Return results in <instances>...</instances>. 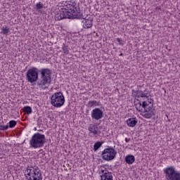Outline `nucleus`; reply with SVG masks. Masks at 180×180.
Instances as JSON below:
<instances>
[{"label":"nucleus","instance_id":"1","mask_svg":"<svg viewBox=\"0 0 180 180\" xmlns=\"http://www.w3.org/2000/svg\"><path fill=\"white\" fill-rule=\"evenodd\" d=\"M39 69L32 67L26 72V79L27 82L33 84L37 82V86L40 89H49V86L51 84V75L53 70L49 68H41L39 70L41 74L39 79Z\"/></svg>","mask_w":180,"mask_h":180},{"label":"nucleus","instance_id":"2","mask_svg":"<svg viewBox=\"0 0 180 180\" xmlns=\"http://www.w3.org/2000/svg\"><path fill=\"white\" fill-rule=\"evenodd\" d=\"M65 8H60L57 11L55 15L56 20H62V19H84V15L75 1L70 0L68 2L65 1Z\"/></svg>","mask_w":180,"mask_h":180},{"label":"nucleus","instance_id":"3","mask_svg":"<svg viewBox=\"0 0 180 180\" xmlns=\"http://www.w3.org/2000/svg\"><path fill=\"white\" fill-rule=\"evenodd\" d=\"M24 174L27 180H43L41 170L38 167L28 166Z\"/></svg>","mask_w":180,"mask_h":180},{"label":"nucleus","instance_id":"4","mask_svg":"<svg viewBox=\"0 0 180 180\" xmlns=\"http://www.w3.org/2000/svg\"><path fill=\"white\" fill-rule=\"evenodd\" d=\"M46 144V136L40 133L34 134L30 140V148H41L44 147Z\"/></svg>","mask_w":180,"mask_h":180},{"label":"nucleus","instance_id":"5","mask_svg":"<svg viewBox=\"0 0 180 180\" xmlns=\"http://www.w3.org/2000/svg\"><path fill=\"white\" fill-rule=\"evenodd\" d=\"M51 103L54 108H61L65 103V98L63 92H56L51 97Z\"/></svg>","mask_w":180,"mask_h":180},{"label":"nucleus","instance_id":"6","mask_svg":"<svg viewBox=\"0 0 180 180\" xmlns=\"http://www.w3.org/2000/svg\"><path fill=\"white\" fill-rule=\"evenodd\" d=\"M166 180H180V172L175 170V167L170 166L164 169Z\"/></svg>","mask_w":180,"mask_h":180},{"label":"nucleus","instance_id":"7","mask_svg":"<svg viewBox=\"0 0 180 180\" xmlns=\"http://www.w3.org/2000/svg\"><path fill=\"white\" fill-rule=\"evenodd\" d=\"M116 150L112 147L108 146L107 148L104 149L101 153V157L104 161H113L116 158Z\"/></svg>","mask_w":180,"mask_h":180},{"label":"nucleus","instance_id":"8","mask_svg":"<svg viewBox=\"0 0 180 180\" xmlns=\"http://www.w3.org/2000/svg\"><path fill=\"white\" fill-rule=\"evenodd\" d=\"M103 117V111L100 108H94L91 111V118L94 119L95 120H101Z\"/></svg>","mask_w":180,"mask_h":180},{"label":"nucleus","instance_id":"9","mask_svg":"<svg viewBox=\"0 0 180 180\" xmlns=\"http://www.w3.org/2000/svg\"><path fill=\"white\" fill-rule=\"evenodd\" d=\"M88 130L89 131V134H93V136H99V134L102 133V131L99 130L98 126L95 125V124H89Z\"/></svg>","mask_w":180,"mask_h":180},{"label":"nucleus","instance_id":"10","mask_svg":"<svg viewBox=\"0 0 180 180\" xmlns=\"http://www.w3.org/2000/svg\"><path fill=\"white\" fill-rule=\"evenodd\" d=\"M101 180H113L112 172L108 171L107 169H101Z\"/></svg>","mask_w":180,"mask_h":180},{"label":"nucleus","instance_id":"11","mask_svg":"<svg viewBox=\"0 0 180 180\" xmlns=\"http://www.w3.org/2000/svg\"><path fill=\"white\" fill-rule=\"evenodd\" d=\"M84 18H76V19H83L82 23H83L84 29H91L94 23L93 20L90 19H86V16L83 15Z\"/></svg>","mask_w":180,"mask_h":180},{"label":"nucleus","instance_id":"12","mask_svg":"<svg viewBox=\"0 0 180 180\" xmlns=\"http://www.w3.org/2000/svg\"><path fill=\"white\" fill-rule=\"evenodd\" d=\"M132 95L134 98H148V94L141 90H132Z\"/></svg>","mask_w":180,"mask_h":180},{"label":"nucleus","instance_id":"13","mask_svg":"<svg viewBox=\"0 0 180 180\" xmlns=\"http://www.w3.org/2000/svg\"><path fill=\"white\" fill-rule=\"evenodd\" d=\"M134 103L136 110H138L139 112H144V110L143 108L141 102H140V100L135 99Z\"/></svg>","mask_w":180,"mask_h":180},{"label":"nucleus","instance_id":"14","mask_svg":"<svg viewBox=\"0 0 180 180\" xmlns=\"http://www.w3.org/2000/svg\"><path fill=\"white\" fill-rule=\"evenodd\" d=\"M137 119H136V117H132V118H129L127 120V126H129V127H134V126H136V124H137Z\"/></svg>","mask_w":180,"mask_h":180},{"label":"nucleus","instance_id":"15","mask_svg":"<svg viewBox=\"0 0 180 180\" xmlns=\"http://www.w3.org/2000/svg\"><path fill=\"white\" fill-rule=\"evenodd\" d=\"M134 161H136V158H134V155H128L125 157V162H127V164H129V165L133 164Z\"/></svg>","mask_w":180,"mask_h":180},{"label":"nucleus","instance_id":"16","mask_svg":"<svg viewBox=\"0 0 180 180\" xmlns=\"http://www.w3.org/2000/svg\"><path fill=\"white\" fill-rule=\"evenodd\" d=\"M145 112L146 113L143 115V117L145 119H151L153 116L155 115V112L154 111H148L146 110V111H143Z\"/></svg>","mask_w":180,"mask_h":180},{"label":"nucleus","instance_id":"17","mask_svg":"<svg viewBox=\"0 0 180 180\" xmlns=\"http://www.w3.org/2000/svg\"><path fill=\"white\" fill-rule=\"evenodd\" d=\"M88 108H94V106H99V102L96 101H89L87 103Z\"/></svg>","mask_w":180,"mask_h":180},{"label":"nucleus","instance_id":"18","mask_svg":"<svg viewBox=\"0 0 180 180\" xmlns=\"http://www.w3.org/2000/svg\"><path fill=\"white\" fill-rule=\"evenodd\" d=\"M23 112H25V113H27V115H31V113L33 112L32 110V107L30 106H25L23 108Z\"/></svg>","mask_w":180,"mask_h":180},{"label":"nucleus","instance_id":"19","mask_svg":"<svg viewBox=\"0 0 180 180\" xmlns=\"http://www.w3.org/2000/svg\"><path fill=\"white\" fill-rule=\"evenodd\" d=\"M102 147V143L101 141L96 142L94 146V151H98L99 148Z\"/></svg>","mask_w":180,"mask_h":180},{"label":"nucleus","instance_id":"20","mask_svg":"<svg viewBox=\"0 0 180 180\" xmlns=\"http://www.w3.org/2000/svg\"><path fill=\"white\" fill-rule=\"evenodd\" d=\"M1 30V34H8V33H9V29L6 26L2 27Z\"/></svg>","mask_w":180,"mask_h":180},{"label":"nucleus","instance_id":"21","mask_svg":"<svg viewBox=\"0 0 180 180\" xmlns=\"http://www.w3.org/2000/svg\"><path fill=\"white\" fill-rule=\"evenodd\" d=\"M62 49H63L64 54H65V55L70 54V50H68V46H65V44H63Z\"/></svg>","mask_w":180,"mask_h":180},{"label":"nucleus","instance_id":"22","mask_svg":"<svg viewBox=\"0 0 180 180\" xmlns=\"http://www.w3.org/2000/svg\"><path fill=\"white\" fill-rule=\"evenodd\" d=\"M17 122L15 121V120H11L9 122H8V127H10V129H13V127H15V126H16L17 124Z\"/></svg>","mask_w":180,"mask_h":180},{"label":"nucleus","instance_id":"23","mask_svg":"<svg viewBox=\"0 0 180 180\" xmlns=\"http://www.w3.org/2000/svg\"><path fill=\"white\" fill-rule=\"evenodd\" d=\"M148 106V104L147 103V101H143L142 103V108L143 109V112H147Z\"/></svg>","mask_w":180,"mask_h":180},{"label":"nucleus","instance_id":"24","mask_svg":"<svg viewBox=\"0 0 180 180\" xmlns=\"http://www.w3.org/2000/svg\"><path fill=\"white\" fill-rule=\"evenodd\" d=\"M43 6H44L43 5V4H41V2L37 3L36 5V9H43Z\"/></svg>","mask_w":180,"mask_h":180},{"label":"nucleus","instance_id":"25","mask_svg":"<svg viewBox=\"0 0 180 180\" xmlns=\"http://www.w3.org/2000/svg\"><path fill=\"white\" fill-rule=\"evenodd\" d=\"M9 129V125H0V130H8Z\"/></svg>","mask_w":180,"mask_h":180},{"label":"nucleus","instance_id":"26","mask_svg":"<svg viewBox=\"0 0 180 180\" xmlns=\"http://www.w3.org/2000/svg\"><path fill=\"white\" fill-rule=\"evenodd\" d=\"M117 41H118V43H120V44L123 46V43L122 42L123 41L122 39H120V38H117Z\"/></svg>","mask_w":180,"mask_h":180},{"label":"nucleus","instance_id":"27","mask_svg":"<svg viewBox=\"0 0 180 180\" xmlns=\"http://www.w3.org/2000/svg\"><path fill=\"white\" fill-rule=\"evenodd\" d=\"M153 109V105L151 106H149V108H148L147 110L148 112H154L153 110H152Z\"/></svg>","mask_w":180,"mask_h":180},{"label":"nucleus","instance_id":"28","mask_svg":"<svg viewBox=\"0 0 180 180\" xmlns=\"http://www.w3.org/2000/svg\"><path fill=\"white\" fill-rule=\"evenodd\" d=\"M126 143H129L130 141V139L125 138Z\"/></svg>","mask_w":180,"mask_h":180},{"label":"nucleus","instance_id":"29","mask_svg":"<svg viewBox=\"0 0 180 180\" xmlns=\"http://www.w3.org/2000/svg\"><path fill=\"white\" fill-rule=\"evenodd\" d=\"M122 56H123V53L120 54V57H122Z\"/></svg>","mask_w":180,"mask_h":180},{"label":"nucleus","instance_id":"30","mask_svg":"<svg viewBox=\"0 0 180 180\" xmlns=\"http://www.w3.org/2000/svg\"><path fill=\"white\" fill-rule=\"evenodd\" d=\"M149 103H151V101H149Z\"/></svg>","mask_w":180,"mask_h":180}]
</instances>
